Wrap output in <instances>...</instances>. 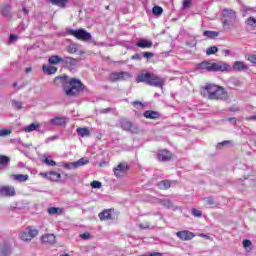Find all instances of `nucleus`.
<instances>
[{
    "label": "nucleus",
    "instance_id": "1",
    "mask_svg": "<svg viewBox=\"0 0 256 256\" xmlns=\"http://www.w3.org/2000/svg\"><path fill=\"white\" fill-rule=\"evenodd\" d=\"M54 83L56 85H63L64 92L68 97H75V95H79L85 89L81 80L77 78L68 79L66 76H57L54 79Z\"/></svg>",
    "mask_w": 256,
    "mask_h": 256
},
{
    "label": "nucleus",
    "instance_id": "40",
    "mask_svg": "<svg viewBox=\"0 0 256 256\" xmlns=\"http://www.w3.org/2000/svg\"><path fill=\"white\" fill-rule=\"evenodd\" d=\"M13 131L11 129H0V137H9Z\"/></svg>",
    "mask_w": 256,
    "mask_h": 256
},
{
    "label": "nucleus",
    "instance_id": "5",
    "mask_svg": "<svg viewBox=\"0 0 256 256\" xmlns=\"http://www.w3.org/2000/svg\"><path fill=\"white\" fill-rule=\"evenodd\" d=\"M235 19H237V16L235 15V11L229 10L225 8L222 11V23L224 27H229L231 23H235Z\"/></svg>",
    "mask_w": 256,
    "mask_h": 256
},
{
    "label": "nucleus",
    "instance_id": "38",
    "mask_svg": "<svg viewBox=\"0 0 256 256\" xmlns=\"http://www.w3.org/2000/svg\"><path fill=\"white\" fill-rule=\"evenodd\" d=\"M43 163H45V165H48V167H55V165H57V162H55L54 160H51V157H46L43 160Z\"/></svg>",
    "mask_w": 256,
    "mask_h": 256
},
{
    "label": "nucleus",
    "instance_id": "30",
    "mask_svg": "<svg viewBox=\"0 0 256 256\" xmlns=\"http://www.w3.org/2000/svg\"><path fill=\"white\" fill-rule=\"evenodd\" d=\"M204 37H207L208 39H215L216 37H219V32L217 31H211V30H205L203 32Z\"/></svg>",
    "mask_w": 256,
    "mask_h": 256
},
{
    "label": "nucleus",
    "instance_id": "54",
    "mask_svg": "<svg viewBox=\"0 0 256 256\" xmlns=\"http://www.w3.org/2000/svg\"><path fill=\"white\" fill-rule=\"evenodd\" d=\"M18 38H19L18 35L11 34V35H10V38H9V42H10V43H13V41H17Z\"/></svg>",
    "mask_w": 256,
    "mask_h": 256
},
{
    "label": "nucleus",
    "instance_id": "63",
    "mask_svg": "<svg viewBox=\"0 0 256 256\" xmlns=\"http://www.w3.org/2000/svg\"><path fill=\"white\" fill-rule=\"evenodd\" d=\"M224 55H231V50H223Z\"/></svg>",
    "mask_w": 256,
    "mask_h": 256
},
{
    "label": "nucleus",
    "instance_id": "62",
    "mask_svg": "<svg viewBox=\"0 0 256 256\" xmlns=\"http://www.w3.org/2000/svg\"><path fill=\"white\" fill-rule=\"evenodd\" d=\"M109 111H111V109L106 108V109H102V110H101V113H109Z\"/></svg>",
    "mask_w": 256,
    "mask_h": 256
},
{
    "label": "nucleus",
    "instance_id": "46",
    "mask_svg": "<svg viewBox=\"0 0 256 256\" xmlns=\"http://www.w3.org/2000/svg\"><path fill=\"white\" fill-rule=\"evenodd\" d=\"M63 167L65 169H77V164H76V162L65 163V164H63Z\"/></svg>",
    "mask_w": 256,
    "mask_h": 256
},
{
    "label": "nucleus",
    "instance_id": "64",
    "mask_svg": "<svg viewBox=\"0 0 256 256\" xmlns=\"http://www.w3.org/2000/svg\"><path fill=\"white\" fill-rule=\"evenodd\" d=\"M249 119H250L251 121H256V115L250 116Z\"/></svg>",
    "mask_w": 256,
    "mask_h": 256
},
{
    "label": "nucleus",
    "instance_id": "35",
    "mask_svg": "<svg viewBox=\"0 0 256 256\" xmlns=\"http://www.w3.org/2000/svg\"><path fill=\"white\" fill-rule=\"evenodd\" d=\"M204 201L207 207H215V205H217V202H215V199H213V197H207L204 199Z\"/></svg>",
    "mask_w": 256,
    "mask_h": 256
},
{
    "label": "nucleus",
    "instance_id": "57",
    "mask_svg": "<svg viewBox=\"0 0 256 256\" xmlns=\"http://www.w3.org/2000/svg\"><path fill=\"white\" fill-rule=\"evenodd\" d=\"M248 61H250V63H256V55L252 54L248 57Z\"/></svg>",
    "mask_w": 256,
    "mask_h": 256
},
{
    "label": "nucleus",
    "instance_id": "43",
    "mask_svg": "<svg viewBox=\"0 0 256 256\" xmlns=\"http://www.w3.org/2000/svg\"><path fill=\"white\" fill-rule=\"evenodd\" d=\"M219 51V48L217 46H212L206 50V55H215Z\"/></svg>",
    "mask_w": 256,
    "mask_h": 256
},
{
    "label": "nucleus",
    "instance_id": "15",
    "mask_svg": "<svg viewBox=\"0 0 256 256\" xmlns=\"http://www.w3.org/2000/svg\"><path fill=\"white\" fill-rule=\"evenodd\" d=\"M212 71H231V65L225 62L212 63Z\"/></svg>",
    "mask_w": 256,
    "mask_h": 256
},
{
    "label": "nucleus",
    "instance_id": "56",
    "mask_svg": "<svg viewBox=\"0 0 256 256\" xmlns=\"http://www.w3.org/2000/svg\"><path fill=\"white\" fill-rule=\"evenodd\" d=\"M251 245H252L251 240L243 241V247H245V249H247V247H251Z\"/></svg>",
    "mask_w": 256,
    "mask_h": 256
},
{
    "label": "nucleus",
    "instance_id": "32",
    "mask_svg": "<svg viewBox=\"0 0 256 256\" xmlns=\"http://www.w3.org/2000/svg\"><path fill=\"white\" fill-rule=\"evenodd\" d=\"M159 189L165 190L169 189L171 187V181L169 180H163L158 183Z\"/></svg>",
    "mask_w": 256,
    "mask_h": 256
},
{
    "label": "nucleus",
    "instance_id": "51",
    "mask_svg": "<svg viewBox=\"0 0 256 256\" xmlns=\"http://www.w3.org/2000/svg\"><path fill=\"white\" fill-rule=\"evenodd\" d=\"M151 224L149 222L139 224L140 229H149Z\"/></svg>",
    "mask_w": 256,
    "mask_h": 256
},
{
    "label": "nucleus",
    "instance_id": "19",
    "mask_svg": "<svg viewBox=\"0 0 256 256\" xmlns=\"http://www.w3.org/2000/svg\"><path fill=\"white\" fill-rule=\"evenodd\" d=\"M249 69V66L245 64L243 61H235L233 66L231 67V71H247Z\"/></svg>",
    "mask_w": 256,
    "mask_h": 256
},
{
    "label": "nucleus",
    "instance_id": "49",
    "mask_svg": "<svg viewBox=\"0 0 256 256\" xmlns=\"http://www.w3.org/2000/svg\"><path fill=\"white\" fill-rule=\"evenodd\" d=\"M231 143V141H223V142H219L218 144H217V149H222L223 147H225V145H229Z\"/></svg>",
    "mask_w": 256,
    "mask_h": 256
},
{
    "label": "nucleus",
    "instance_id": "25",
    "mask_svg": "<svg viewBox=\"0 0 256 256\" xmlns=\"http://www.w3.org/2000/svg\"><path fill=\"white\" fill-rule=\"evenodd\" d=\"M12 177L14 181H17L18 183H25V181L29 180V175L27 174H14Z\"/></svg>",
    "mask_w": 256,
    "mask_h": 256
},
{
    "label": "nucleus",
    "instance_id": "28",
    "mask_svg": "<svg viewBox=\"0 0 256 256\" xmlns=\"http://www.w3.org/2000/svg\"><path fill=\"white\" fill-rule=\"evenodd\" d=\"M76 133L80 137H89L91 135V131L89 128H77Z\"/></svg>",
    "mask_w": 256,
    "mask_h": 256
},
{
    "label": "nucleus",
    "instance_id": "37",
    "mask_svg": "<svg viewBox=\"0 0 256 256\" xmlns=\"http://www.w3.org/2000/svg\"><path fill=\"white\" fill-rule=\"evenodd\" d=\"M152 13L156 16L163 15V8L161 6H154L152 8Z\"/></svg>",
    "mask_w": 256,
    "mask_h": 256
},
{
    "label": "nucleus",
    "instance_id": "7",
    "mask_svg": "<svg viewBox=\"0 0 256 256\" xmlns=\"http://www.w3.org/2000/svg\"><path fill=\"white\" fill-rule=\"evenodd\" d=\"M39 235V230L32 228L31 226L27 227L25 231L21 232L19 237L22 241H31Z\"/></svg>",
    "mask_w": 256,
    "mask_h": 256
},
{
    "label": "nucleus",
    "instance_id": "11",
    "mask_svg": "<svg viewBox=\"0 0 256 256\" xmlns=\"http://www.w3.org/2000/svg\"><path fill=\"white\" fill-rule=\"evenodd\" d=\"M13 253V243L6 241L0 245V256H10Z\"/></svg>",
    "mask_w": 256,
    "mask_h": 256
},
{
    "label": "nucleus",
    "instance_id": "16",
    "mask_svg": "<svg viewBox=\"0 0 256 256\" xmlns=\"http://www.w3.org/2000/svg\"><path fill=\"white\" fill-rule=\"evenodd\" d=\"M177 237L181 239V241H191V239H193V237H195V234H193L192 232H189L187 230L184 231H178L176 233Z\"/></svg>",
    "mask_w": 256,
    "mask_h": 256
},
{
    "label": "nucleus",
    "instance_id": "8",
    "mask_svg": "<svg viewBox=\"0 0 256 256\" xmlns=\"http://www.w3.org/2000/svg\"><path fill=\"white\" fill-rule=\"evenodd\" d=\"M133 76L129 72H113L110 74L109 79L112 81V83H115L116 81H127L128 79H131Z\"/></svg>",
    "mask_w": 256,
    "mask_h": 256
},
{
    "label": "nucleus",
    "instance_id": "18",
    "mask_svg": "<svg viewBox=\"0 0 256 256\" xmlns=\"http://www.w3.org/2000/svg\"><path fill=\"white\" fill-rule=\"evenodd\" d=\"M81 46L77 43H70L67 52L70 53V55H75V53H78V55H83L85 52L81 51L79 48Z\"/></svg>",
    "mask_w": 256,
    "mask_h": 256
},
{
    "label": "nucleus",
    "instance_id": "23",
    "mask_svg": "<svg viewBox=\"0 0 256 256\" xmlns=\"http://www.w3.org/2000/svg\"><path fill=\"white\" fill-rule=\"evenodd\" d=\"M143 116L146 119H159L161 117V115L159 114V112L157 111H153V110H147L144 112Z\"/></svg>",
    "mask_w": 256,
    "mask_h": 256
},
{
    "label": "nucleus",
    "instance_id": "34",
    "mask_svg": "<svg viewBox=\"0 0 256 256\" xmlns=\"http://www.w3.org/2000/svg\"><path fill=\"white\" fill-rule=\"evenodd\" d=\"M1 13L4 17H11V6L4 5L2 7Z\"/></svg>",
    "mask_w": 256,
    "mask_h": 256
},
{
    "label": "nucleus",
    "instance_id": "39",
    "mask_svg": "<svg viewBox=\"0 0 256 256\" xmlns=\"http://www.w3.org/2000/svg\"><path fill=\"white\" fill-rule=\"evenodd\" d=\"M50 3H52V5H57L58 7H65L67 0H50Z\"/></svg>",
    "mask_w": 256,
    "mask_h": 256
},
{
    "label": "nucleus",
    "instance_id": "24",
    "mask_svg": "<svg viewBox=\"0 0 256 256\" xmlns=\"http://www.w3.org/2000/svg\"><path fill=\"white\" fill-rule=\"evenodd\" d=\"M48 63L50 65H59V63L63 65V58L59 55H52L49 57Z\"/></svg>",
    "mask_w": 256,
    "mask_h": 256
},
{
    "label": "nucleus",
    "instance_id": "2",
    "mask_svg": "<svg viewBox=\"0 0 256 256\" xmlns=\"http://www.w3.org/2000/svg\"><path fill=\"white\" fill-rule=\"evenodd\" d=\"M202 89L203 96L210 99V101H227L229 99V94L225 88L219 85L206 84Z\"/></svg>",
    "mask_w": 256,
    "mask_h": 256
},
{
    "label": "nucleus",
    "instance_id": "4",
    "mask_svg": "<svg viewBox=\"0 0 256 256\" xmlns=\"http://www.w3.org/2000/svg\"><path fill=\"white\" fill-rule=\"evenodd\" d=\"M66 33L67 35H72V37H75L76 39H78L79 41H91V43H93V36L91 35V33H89L87 30L80 28V29H72V28H67L66 29Z\"/></svg>",
    "mask_w": 256,
    "mask_h": 256
},
{
    "label": "nucleus",
    "instance_id": "55",
    "mask_svg": "<svg viewBox=\"0 0 256 256\" xmlns=\"http://www.w3.org/2000/svg\"><path fill=\"white\" fill-rule=\"evenodd\" d=\"M143 57L145 59H151L153 57V53H151V52H144L143 53Z\"/></svg>",
    "mask_w": 256,
    "mask_h": 256
},
{
    "label": "nucleus",
    "instance_id": "26",
    "mask_svg": "<svg viewBox=\"0 0 256 256\" xmlns=\"http://www.w3.org/2000/svg\"><path fill=\"white\" fill-rule=\"evenodd\" d=\"M200 71H213V63L202 62L198 65Z\"/></svg>",
    "mask_w": 256,
    "mask_h": 256
},
{
    "label": "nucleus",
    "instance_id": "48",
    "mask_svg": "<svg viewBox=\"0 0 256 256\" xmlns=\"http://www.w3.org/2000/svg\"><path fill=\"white\" fill-rule=\"evenodd\" d=\"M188 47H195L197 45V40L195 38H191L189 41L186 42Z\"/></svg>",
    "mask_w": 256,
    "mask_h": 256
},
{
    "label": "nucleus",
    "instance_id": "59",
    "mask_svg": "<svg viewBox=\"0 0 256 256\" xmlns=\"http://www.w3.org/2000/svg\"><path fill=\"white\" fill-rule=\"evenodd\" d=\"M132 105H134V107H137V105H139L140 107H143V103H141L139 101L132 102Z\"/></svg>",
    "mask_w": 256,
    "mask_h": 256
},
{
    "label": "nucleus",
    "instance_id": "61",
    "mask_svg": "<svg viewBox=\"0 0 256 256\" xmlns=\"http://www.w3.org/2000/svg\"><path fill=\"white\" fill-rule=\"evenodd\" d=\"M150 256H163V255L159 252H154V253L150 254Z\"/></svg>",
    "mask_w": 256,
    "mask_h": 256
},
{
    "label": "nucleus",
    "instance_id": "6",
    "mask_svg": "<svg viewBox=\"0 0 256 256\" xmlns=\"http://www.w3.org/2000/svg\"><path fill=\"white\" fill-rule=\"evenodd\" d=\"M67 124V117L56 116L44 123L45 129H51L52 127H63Z\"/></svg>",
    "mask_w": 256,
    "mask_h": 256
},
{
    "label": "nucleus",
    "instance_id": "47",
    "mask_svg": "<svg viewBox=\"0 0 256 256\" xmlns=\"http://www.w3.org/2000/svg\"><path fill=\"white\" fill-rule=\"evenodd\" d=\"M247 25H249L250 27H256V19L254 17H249L246 20Z\"/></svg>",
    "mask_w": 256,
    "mask_h": 256
},
{
    "label": "nucleus",
    "instance_id": "58",
    "mask_svg": "<svg viewBox=\"0 0 256 256\" xmlns=\"http://www.w3.org/2000/svg\"><path fill=\"white\" fill-rule=\"evenodd\" d=\"M131 59L140 61L141 56L139 54H134Z\"/></svg>",
    "mask_w": 256,
    "mask_h": 256
},
{
    "label": "nucleus",
    "instance_id": "12",
    "mask_svg": "<svg viewBox=\"0 0 256 256\" xmlns=\"http://www.w3.org/2000/svg\"><path fill=\"white\" fill-rule=\"evenodd\" d=\"M129 169V165L126 162H122L114 168V175L115 177H123L127 173Z\"/></svg>",
    "mask_w": 256,
    "mask_h": 256
},
{
    "label": "nucleus",
    "instance_id": "22",
    "mask_svg": "<svg viewBox=\"0 0 256 256\" xmlns=\"http://www.w3.org/2000/svg\"><path fill=\"white\" fill-rule=\"evenodd\" d=\"M42 243H48L49 245L55 244L56 237L54 234H45L41 237Z\"/></svg>",
    "mask_w": 256,
    "mask_h": 256
},
{
    "label": "nucleus",
    "instance_id": "13",
    "mask_svg": "<svg viewBox=\"0 0 256 256\" xmlns=\"http://www.w3.org/2000/svg\"><path fill=\"white\" fill-rule=\"evenodd\" d=\"M15 187L13 186H0V197H15Z\"/></svg>",
    "mask_w": 256,
    "mask_h": 256
},
{
    "label": "nucleus",
    "instance_id": "33",
    "mask_svg": "<svg viewBox=\"0 0 256 256\" xmlns=\"http://www.w3.org/2000/svg\"><path fill=\"white\" fill-rule=\"evenodd\" d=\"M10 161L9 157L0 155V167H3V169L9 165Z\"/></svg>",
    "mask_w": 256,
    "mask_h": 256
},
{
    "label": "nucleus",
    "instance_id": "27",
    "mask_svg": "<svg viewBox=\"0 0 256 256\" xmlns=\"http://www.w3.org/2000/svg\"><path fill=\"white\" fill-rule=\"evenodd\" d=\"M42 69L47 75H55V73H57V67L55 66L43 65Z\"/></svg>",
    "mask_w": 256,
    "mask_h": 256
},
{
    "label": "nucleus",
    "instance_id": "10",
    "mask_svg": "<svg viewBox=\"0 0 256 256\" xmlns=\"http://www.w3.org/2000/svg\"><path fill=\"white\" fill-rule=\"evenodd\" d=\"M153 203H157L158 205H162L166 209H172V211H177V207L173 206V202L169 199H159V198H152Z\"/></svg>",
    "mask_w": 256,
    "mask_h": 256
},
{
    "label": "nucleus",
    "instance_id": "17",
    "mask_svg": "<svg viewBox=\"0 0 256 256\" xmlns=\"http://www.w3.org/2000/svg\"><path fill=\"white\" fill-rule=\"evenodd\" d=\"M171 157L172 155L167 149L158 151V161H162V162L171 161Z\"/></svg>",
    "mask_w": 256,
    "mask_h": 256
},
{
    "label": "nucleus",
    "instance_id": "53",
    "mask_svg": "<svg viewBox=\"0 0 256 256\" xmlns=\"http://www.w3.org/2000/svg\"><path fill=\"white\" fill-rule=\"evenodd\" d=\"M81 239H91V234L89 232L80 235Z\"/></svg>",
    "mask_w": 256,
    "mask_h": 256
},
{
    "label": "nucleus",
    "instance_id": "21",
    "mask_svg": "<svg viewBox=\"0 0 256 256\" xmlns=\"http://www.w3.org/2000/svg\"><path fill=\"white\" fill-rule=\"evenodd\" d=\"M44 177L49 181H59L61 179V174L55 171L48 172L44 174Z\"/></svg>",
    "mask_w": 256,
    "mask_h": 256
},
{
    "label": "nucleus",
    "instance_id": "14",
    "mask_svg": "<svg viewBox=\"0 0 256 256\" xmlns=\"http://www.w3.org/2000/svg\"><path fill=\"white\" fill-rule=\"evenodd\" d=\"M77 59L73 57H64L62 58V65L68 69H75L77 67Z\"/></svg>",
    "mask_w": 256,
    "mask_h": 256
},
{
    "label": "nucleus",
    "instance_id": "31",
    "mask_svg": "<svg viewBox=\"0 0 256 256\" xmlns=\"http://www.w3.org/2000/svg\"><path fill=\"white\" fill-rule=\"evenodd\" d=\"M111 217V210H104L99 213V218L101 221H107Z\"/></svg>",
    "mask_w": 256,
    "mask_h": 256
},
{
    "label": "nucleus",
    "instance_id": "29",
    "mask_svg": "<svg viewBox=\"0 0 256 256\" xmlns=\"http://www.w3.org/2000/svg\"><path fill=\"white\" fill-rule=\"evenodd\" d=\"M39 127H41V125L39 123H32L26 127H24V131L25 133H31L32 131H37V129H39Z\"/></svg>",
    "mask_w": 256,
    "mask_h": 256
},
{
    "label": "nucleus",
    "instance_id": "41",
    "mask_svg": "<svg viewBox=\"0 0 256 256\" xmlns=\"http://www.w3.org/2000/svg\"><path fill=\"white\" fill-rule=\"evenodd\" d=\"M12 107H14V109H23V102L21 101H17V100H12Z\"/></svg>",
    "mask_w": 256,
    "mask_h": 256
},
{
    "label": "nucleus",
    "instance_id": "45",
    "mask_svg": "<svg viewBox=\"0 0 256 256\" xmlns=\"http://www.w3.org/2000/svg\"><path fill=\"white\" fill-rule=\"evenodd\" d=\"M92 189H101L103 187V184L100 181L94 180L91 182Z\"/></svg>",
    "mask_w": 256,
    "mask_h": 256
},
{
    "label": "nucleus",
    "instance_id": "60",
    "mask_svg": "<svg viewBox=\"0 0 256 256\" xmlns=\"http://www.w3.org/2000/svg\"><path fill=\"white\" fill-rule=\"evenodd\" d=\"M229 123H237V118L232 117V118H228Z\"/></svg>",
    "mask_w": 256,
    "mask_h": 256
},
{
    "label": "nucleus",
    "instance_id": "52",
    "mask_svg": "<svg viewBox=\"0 0 256 256\" xmlns=\"http://www.w3.org/2000/svg\"><path fill=\"white\" fill-rule=\"evenodd\" d=\"M56 139H59V136L55 135V136L49 137L45 140V143H51V141H56Z\"/></svg>",
    "mask_w": 256,
    "mask_h": 256
},
{
    "label": "nucleus",
    "instance_id": "20",
    "mask_svg": "<svg viewBox=\"0 0 256 256\" xmlns=\"http://www.w3.org/2000/svg\"><path fill=\"white\" fill-rule=\"evenodd\" d=\"M136 47H139L140 49H151V47H153V41L147 39H140L136 43Z\"/></svg>",
    "mask_w": 256,
    "mask_h": 256
},
{
    "label": "nucleus",
    "instance_id": "42",
    "mask_svg": "<svg viewBox=\"0 0 256 256\" xmlns=\"http://www.w3.org/2000/svg\"><path fill=\"white\" fill-rule=\"evenodd\" d=\"M58 213H61V208H56V207L48 208L49 215H57Z\"/></svg>",
    "mask_w": 256,
    "mask_h": 256
},
{
    "label": "nucleus",
    "instance_id": "36",
    "mask_svg": "<svg viewBox=\"0 0 256 256\" xmlns=\"http://www.w3.org/2000/svg\"><path fill=\"white\" fill-rule=\"evenodd\" d=\"M76 163V168L83 167V165H87L89 163V160L85 157L80 158Z\"/></svg>",
    "mask_w": 256,
    "mask_h": 256
},
{
    "label": "nucleus",
    "instance_id": "9",
    "mask_svg": "<svg viewBox=\"0 0 256 256\" xmlns=\"http://www.w3.org/2000/svg\"><path fill=\"white\" fill-rule=\"evenodd\" d=\"M121 127L124 131H130L131 133H139V126L132 124L131 121L127 119L121 120Z\"/></svg>",
    "mask_w": 256,
    "mask_h": 256
},
{
    "label": "nucleus",
    "instance_id": "3",
    "mask_svg": "<svg viewBox=\"0 0 256 256\" xmlns=\"http://www.w3.org/2000/svg\"><path fill=\"white\" fill-rule=\"evenodd\" d=\"M136 81L138 83H147V85H151L152 87H159L160 89H163V86L165 85V78H161L149 72L145 74H139Z\"/></svg>",
    "mask_w": 256,
    "mask_h": 256
},
{
    "label": "nucleus",
    "instance_id": "44",
    "mask_svg": "<svg viewBox=\"0 0 256 256\" xmlns=\"http://www.w3.org/2000/svg\"><path fill=\"white\" fill-rule=\"evenodd\" d=\"M191 213L194 217H198V218L203 217V212H201V210H198L196 208H192Z\"/></svg>",
    "mask_w": 256,
    "mask_h": 256
},
{
    "label": "nucleus",
    "instance_id": "50",
    "mask_svg": "<svg viewBox=\"0 0 256 256\" xmlns=\"http://www.w3.org/2000/svg\"><path fill=\"white\" fill-rule=\"evenodd\" d=\"M189 7H191V0H184L183 9H189Z\"/></svg>",
    "mask_w": 256,
    "mask_h": 256
}]
</instances>
